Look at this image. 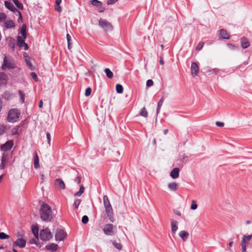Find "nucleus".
<instances>
[{"mask_svg": "<svg viewBox=\"0 0 252 252\" xmlns=\"http://www.w3.org/2000/svg\"><path fill=\"white\" fill-rule=\"evenodd\" d=\"M39 214L41 219L47 222L51 221L54 216L51 207L45 203L42 204L39 210Z\"/></svg>", "mask_w": 252, "mask_h": 252, "instance_id": "1", "label": "nucleus"}, {"mask_svg": "<svg viewBox=\"0 0 252 252\" xmlns=\"http://www.w3.org/2000/svg\"><path fill=\"white\" fill-rule=\"evenodd\" d=\"M103 205L105 209V212L107 216L111 222H114V214L113 209L110 203L109 199L107 195H104L103 197Z\"/></svg>", "mask_w": 252, "mask_h": 252, "instance_id": "2", "label": "nucleus"}, {"mask_svg": "<svg viewBox=\"0 0 252 252\" xmlns=\"http://www.w3.org/2000/svg\"><path fill=\"white\" fill-rule=\"evenodd\" d=\"M20 115V111L17 109H11L9 110L7 121L10 123L15 122L18 119Z\"/></svg>", "mask_w": 252, "mask_h": 252, "instance_id": "3", "label": "nucleus"}, {"mask_svg": "<svg viewBox=\"0 0 252 252\" xmlns=\"http://www.w3.org/2000/svg\"><path fill=\"white\" fill-rule=\"evenodd\" d=\"M40 238L43 241H48L52 238V234L50 230L46 228L41 230L40 233Z\"/></svg>", "mask_w": 252, "mask_h": 252, "instance_id": "4", "label": "nucleus"}, {"mask_svg": "<svg viewBox=\"0 0 252 252\" xmlns=\"http://www.w3.org/2000/svg\"><path fill=\"white\" fill-rule=\"evenodd\" d=\"M66 233L63 229H58L55 233V237L57 241H63L66 237Z\"/></svg>", "mask_w": 252, "mask_h": 252, "instance_id": "5", "label": "nucleus"}, {"mask_svg": "<svg viewBox=\"0 0 252 252\" xmlns=\"http://www.w3.org/2000/svg\"><path fill=\"white\" fill-rule=\"evenodd\" d=\"M99 25L105 31H111L112 30L111 23L105 19H100L99 21Z\"/></svg>", "mask_w": 252, "mask_h": 252, "instance_id": "6", "label": "nucleus"}, {"mask_svg": "<svg viewBox=\"0 0 252 252\" xmlns=\"http://www.w3.org/2000/svg\"><path fill=\"white\" fill-rule=\"evenodd\" d=\"M114 225L112 224H106L104 226L103 231L106 235L112 236L114 234Z\"/></svg>", "mask_w": 252, "mask_h": 252, "instance_id": "7", "label": "nucleus"}, {"mask_svg": "<svg viewBox=\"0 0 252 252\" xmlns=\"http://www.w3.org/2000/svg\"><path fill=\"white\" fill-rule=\"evenodd\" d=\"M26 240L24 238H18L13 244V247L17 246L20 248H23L26 246Z\"/></svg>", "mask_w": 252, "mask_h": 252, "instance_id": "8", "label": "nucleus"}, {"mask_svg": "<svg viewBox=\"0 0 252 252\" xmlns=\"http://www.w3.org/2000/svg\"><path fill=\"white\" fill-rule=\"evenodd\" d=\"M14 63L8 61L7 58L5 57L2 65V69L6 70V69L14 68Z\"/></svg>", "mask_w": 252, "mask_h": 252, "instance_id": "9", "label": "nucleus"}, {"mask_svg": "<svg viewBox=\"0 0 252 252\" xmlns=\"http://www.w3.org/2000/svg\"><path fill=\"white\" fill-rule=\"evenodd\" d=\"M13 145V142L12 140H9L5 144L1 146V149L4 151H7L10 150Z\"/></svg>", "mask_w": 252, "mask_h": 252, "instance_id": "10", "label": "nucleus"}, {"mask_svg": "<svg viewBox=\"0 0 252 252\" xmlns=\"http://www.w3.org/2000/svg\"><path fill=\"white\" fill-rule=\"evenodd\" d=\"M4 5L5 7L11 10L12 12H15L17 11L19 13L20 16L22 17L21 13L17 10L16 8L15 7V6L13 5V4L7 1H5Z\"/></svg>", "mask_w": 252, "mask_h": 252, "instance_id": "11", "label": "nucleus"}, {"mask_svg": "<svg viewBox=\"0 0 252 252\" xmlns=\"http://www.w3.org/2000/svg\"><path fill=\"white\" fill-rule=\"evenodd\" d=\"M191 74L193 76H196L198 74L199 67L196 63L193 62L191 65Z\"/></svg>", "mask_w": 252, "mask_h": 252, "instance_id": "12", "label": "nucleus"}, {"mask_svg": "<svg viewBox=\"0 0 252 252\" xmlns=\"http://www.w3.org/2000/svg\"><path fill=\"white\" fill-rule=\"evenodd\" d=\"M55 185L60 189H65V184L63 181L61 179H57L55 181Z\"/></svg>", "mask_w": 252, "mask_h": 252, "instance_id": "13", "label": "nucleus"}, {"mask_svg": "<svg viewBox=\"0 0 252 252\" xmlns=\"http://www.w3.org/2000/svg\"><path fill=\"white\" fill-rule=\"evenodd\" d=\"M91 3L96 7L99 8V12H102L104 10V8L101 6L102 3L98 0H92Z\"/></svg>", "mask_w": 252, "mask_h": 252, "instance_id": "14", "label": "nucleus"}, {"mask_svg": "<svg viewBox=\"0 0 252 252\" xmlns=\"http://www.w3.org/2000/svg\"><path fill=\"white\" fill-rule=\"evenodd\" d=\"M45 248L47 250L52 252L57 251L58 248V245L55 243H51L46 246Z\"/></svg>", "mask_w": 252, "mask_h": 252, "instance_id": "15", "label": "nucleus"}, {"mask_svg": "<svg viewBox=\"0 0 252 252\" xmlns=\"http://www.w3.org/2000/svg\"><path fill=\"white\" fill-rule=\"evenodd\" d=\"M179 175V169L178 168H175L172 170L170 172V176L173 179H176Z\"/></svg>", "mask_w": 252, "mask_h": 252, "instance_id": "16", "label": "nucleus"}, {"mask_svg": "<svg viewBox=\"0 0 252 252\" xmlns=\"http://www.w3.org/2000/svg\"><path fill=\"white\" fill-rule=\"evenodd\" d=\"M4 25L6 29H10L15 27V23L12 20H7L4 22Z\"/></svg>", "mask_w": 252, "mask_h": 252, "instance_id": "17", "label": "nucleus"}, {"mask_svg": "<svg viewBox=\"0 0 252 252\" xmlns=\"http://www.w3.org/2000/svg\"><path fill=\"white\" fill-rule=\"evenodd\" d=\"M34 166L35 169L39 168V158L36 152L34 153Z\"/></svg>", "mask_w": 252, "mask_h": 252, "instance_id": "18", "label": "nucleus"}, {"mask_svg": "<svg viewBox=\"0 0 252 252\" xmlns=\"http://www.w3.org/2000/svg\"><path fill=\"white\" fill-rule=\"evenodd\" d=\"M252 238V235H244L241 243L248 245L249 242L251 240Z\"/></svg>", "mask_w": 252, "mask_h": 252, "instance_id": "19", "label": "nucleus"}, {"mask_svg": "<svg viewBox=\"0 0 252 252\" xmlns=\"http://www.w3.org/2000/svg\"><path fill=\"white\" fill-rule=\"evenodd\" d=\"M178 222L173 220H171V230L173 233H175L178 229Z\"/></svg>", "mask_w": 252, "mask_h": 252, "instance_id": "20", "label": "nucleus"}, {"mask_svg": "<svg viewBox=\"0 0 252 252\" xmlns=\"http://www.w3.org/2000/svg\"><path fill=\"white\" fill-rule=\"evenodd\" d=\"M179 235L184 241H186L189 236V233L185 231H180Z\"/></svg>", "mask_w": 252, "mask_h": 252, "instance_id": "21", "label": "nucleus"}, {"mask_svg": "<svg viewBox=\"0 0 252 252\" xmlns=\"http://www.w3.org/2000/svg\"><path fill=\"white\" fill-rule=\"evenodd\" d=\"M220 36L223 39H229V36L228 35L227 32L221 29L220 31Z\"/></svg>", "mask_w": 252, "mask_h": 252, "instance_id": "22", "label": "nucleus"}, {"mask_svg": "<svg viewBox=\"0 0 252 252\" xmlns=\"http://www.w3.org/2000/svg\"><path fill=\"white\" fill-rule=\"evenodd\" d=\"M241 42L242 47L244 49H246L250 46L249 42L245 38H242Z\"/></svg>", "mask_w": 252, "mask_h": 252, "instance_id": "23", "label": "nucleus"}, {"mask_svg": "<svg viewBox=\"0 0 252 252\" xmlns=\"http://www.w3.org/2000/svg\"><path fill=\"white\" fill-rule=\"evenodd\" d=\"M168 187L171 190L175 191L177 189L178 184L175 182L170 183L168 184Z\"/></svg>", "mask_w": 252, "mask_h": 252, "instance_id": "24", "label": "nucleus"}, {"mask_svg": "<svg viewBox=\"0 0 252 252\" xmlns=\"http://www.w3.org/2000/svg\"><path fill=\"white\" fill-rule=\"evenodd\" d=\"M17 41H18L17 44L20 47H23L24 44L25 43V41H24V39L22 38V37H21L20 36H18Z\"/></svg>", "mask_w": 252, "mask_h": 252, "instance_id": "25", "label": "nucleus"}, {"mask_svg": "<svg viewBox=\"0 0 252 252\" xmlns=\"http://www.w3.org/2000/svg\"><path fill=\"white\" fill-rule=\"evenodd\" d=\"M148 112L145 107H143L141 109L140 112V116L146 118L148 116Z\"/></svg>", "mask_w": 252, "mask_h": 252, "instance_id": "26", "label": "nucleus"}, {"mask_svg": "<svg viewBox=\"0 0 252 252\" xmlns=\"http://www.w3.org/2000/svg\"><path fill=\"white\" fill-rule=\"evenodd\" d=\"M104 71L108 78L111 79L113 77V73L109 68H105Z\"/></svg>", "mask_w": 252, "mask_h": 252, "instance_id": "27", "label": "nucleus"}, {"mask_svg": "<svg viewBox=\"0 0 252 252\" xmlns=\"http://www.w3.org/2000/svg\"><path fill=\"white\" fill-rule=\"evenodd\" d=\"M17 7L20 9H22L23 8V4L19 1L18 0H12Z\"/></svg>", "mask_w": 252, "mask_h": 252, "instance_id": "28", "label": "nucleus"}, {"mask_svg": "<svg viewBox=\"0 0 252 252\" xmlns=\"http://www.w3.org/2000/svg\"><path fill=\"white\" fill-rule=\"evenodd\" d=\"M116 91L118 94H122L123 92V86L120 84H117L116 86Z\"/></svg>", "mask_w": 252, "mask_h": 252, "instance_id": "29", "label": "nucleus"}, {"mask_svg": "<svg viewBox=\"0 0 252 252\" xmlns=\"http://www.w3.org/2000/svg\"><path fill=\"white\" fill-rule=\"evenodd\" d=\"M85 188L83 186H81L80 188L79 191L75 193V196H80L82 195V194L84 192Z\"/></svg>", "mask_w": 252, "mask_h": 252, "instance_id": "30", "label": "nucleus"}, {"mask_svg": "<svg viewBox=\"0 0 252 252\" xmlns=\"http://www.w3.org/2000/svg\"><path fill=\"white\" fill-rule=\"evenodd\" d=\"M32 232L36 238H38V228L36 227H33L32 228Z\"/></svg>", "mask_w": 252, "mask_h": 252, "instance_id": "31", "label": "nucleus"}, {"mask_svg": "<svg viewBox=\"0 0 252 252\" xmlns=\"http://www.w3.org/2000/svg\"><path fill=\"white\" fill-rule=\"evenodd\" d=\"M113 245L117 249L120 250L122 249V245L121 244L116 242V241H114L112 242Z\"/></svg>", "mask_w": 252, "mask_h": 252, "instance_id": "32", "label": "nucleus"}, {"mask_svg": "<svg viewBox=\"0 0 252 252\" xmlns=\"http://www.w3.org/2000/svg\"><path fill=\"white\" fill-rule=\"evenodd\" d=\"M197 208V204L195 200L191 201V204L190 206V209L191 210H194Z\"/></svg>", "mask_w": 252, "mask_h": 252, "instance_id": "33", "label": "nucleus"}, {"mask_svg": "<svg viewBox=\"0 0 252 252\" xmlns=\"http://www.w3.org/2000/svg\"><path fill=\"white\" fill-rule=\"evenodd\" d=\"M19 94H20V98L21 102L23 103L25 101V95L23 93L22 91L20 90L19 91Z\"/></svg>", "mask_w": 252, "mask_h": 252, "instance_id": "34", "label": "nucleus"}, {"mask_svg": "<svg viewBox=\"0 0 252 252\" xmlns=\"http://www.w3.org/2000/svg\"><path fill=\"white\" fill-rule=\"evenodd\" d=\"M9 238V236L6 234L4 232H0V239H8Z\"/></svg>", "mask_w": 252, "mask_h": 252, "instance_id": "35", "label": "nucleus"}, {"mask_svg": "<svg viewBox=\"0 0 252 252\" xmlns=\"http://www.w3.org/2000/svg\"><path fill=\"white\" fill-rule=\"evenodd\" d=\"M5 75L3 73H0V84L5 82Z\"/></svg>", "mask_w": 252, "mask_h": 252, "instance_id": "36", "label": "nucleus"}, {"mask_svg": "<svg viewBox=\"0 0 252 252\" xmlns=\"http://www.w3.org/2000/svg\"><path fill=\"white\" fill-rule=\"evenodd\" d=\"M81 203V200L78 199H76L74 200V205L75 206L76 209H77Z\"/></svg>", "mask_w": 252, "mask_h": 252, "instance_id": "37", "label": "nucleus"}, {"mask_svg": "<svg viewBox=\"0 0 252 252\" xmlns=\"http://www.w3.org/2000/svg\"><path fill=\"white\" fill-rule=\"evenodd\" d=\"M21 33L22 34L23 38L25 39L26 38V29L23 26L21 29Z\"/></svg>", "mask_w": 252, "mask_h": 252, "instance_id": "38", "label": "nucleus"}, {"mask_svg": "<svg viewBox=\"0 0 252 252\" xmlns=\"http://www.w3.org/2000/svg\"><path fill=\"white\" fill-rule=\"evenodd\" d=\"M89 221V218L87 216H84L82 218V222L84 224H86Z\"/></svg>", "mask_w": 252, "mask_h": 252, "instance_id": "39", "label": "nucleus"}, {"mask_svg": "<svg viewBox=\"0 0 252 252\" xmlns=\"http://www.w3.org/2000/svg\"><path fill=\"white\" fill-rule=\"evenodd\" d=\"M204 46V42H200L197 45V46H196V50H200L201 49H202V48H203Z\"/></svg>", "mask_w": 252, "mask_h": 252, "instance_id": "40", "label": "nucleus"}, {"mask_svg": "<svg viewBox=\"0 0 252 252\" xmlns=\"http://www.w3.org/2000/svg\"><path fill=\"white\" fill-rule=\"evenodd\" d=\"M92 93V89L91 88H88L86 89L85 94L86 96H89Z\"/></svg>", "mask_w": 252, "mask_h": 252, "instance_id": "41", "label": "nucleus"}, {"mask_svg": "<svg viewBox=\"0 0 252 252\" xmlns=\"http://www.w3.org/2000/svg\"><path fill=\"white\" fill-rule=\"evenodd\" d=\"M164 99L163 97H161L160 100H159L158 104V107L161 108L162 105L163 104V103L164 102Z\"/></svg>", "mask_w": 252, "mask_h": 252, "instance_id": "42", "label": "nucleus"}, {"mask_svg": "<svg viewBox=\"0 0 252 252\" xmlns=\"http://www.w3.org/2000/svg\"><path fill=\"white\" fill-rule=\"evenodd\" d=\"M154 82L153 80L149 79L146 82V86L147 87H151L153 85Z\"/></svg>", "mask_w": 252, "mask_h": 252, "instance_id": "43", "label": "nucleus"}, {"mask_svg": "<svg viewBox=\"0 0 252 252\" xmlns=\"http://www.w3.org/2000/svg\"><path fill=\"white\" fill-rule=\"evenodd\" d=\"M6 16L4 13L0 12V21L4 20L5 19H6Z\"/></svg>", "mask_w": 252, "mask_h": 252, "instance_id": "44", "label": "nucleus"}, {"mask_svg": "<svg viewBox=\"0 0 252 252\" xmlns=\"http://www.w3.org/2000/svg\"><path fill=\"white\" fill-rule=\"evenodd\" d=\"M31 76H32V77L35 81H37V75L34 72H32L31 73Z\"/></svg>", "mask_w": 252, "mask_h": 252, "instance_id": "45", "label": "nucleus"}, {"mask_svg": "<svg viewBox=\"0 0 252 252\" xmlns=\"http://www.w3.org/2000/svg\"><path fill=\"white\" fill-rule=\"evenodd\" d=\"M118 0H108L107 1V4L110 5L116 3Z\"/></svg>", "mask_w": 252, "mask_h": 252, "instance_id": "46", "label": "nucleus"}, {"mask_svg": "<svg viewBox=\"0 0 252 252\" xmlns=\"http://www.w3.org/2000/svg\"><path fill=\"white\" fill-rule=\"evenodd\" d=\"M46 137H47V141H48V143L50 144V142H51V135H50V134L48 132H47L46 133Z\"/></svg>", "mask_w": 252, "mask_h": 252, "instance_id": "47", "label": "nucleus"}, {"mask_svg": "<svg viewBox=\"0 0 252 252\" xmlns=\"http://www.w3.org/2000/svg\"><path fill=\"white\" fill-rule=\"evenodd\" d=\"M241 245L242 246V252H246V247H247V245L244 244H242V243L241 244Z\"/></svg>", "mask_w": 252, "mask_h": 252, "instance_id": "48", "label": "nucleus"}, {"mask_svg": "<svg viewBox=\"0 0 252 252\" xmlns=\"http://www.w3.org/2000/svg\"><path fill=\"white\" fill-rule=\"evenodd\" d=\"M216 125L219 127H222L224 126V123L221 122H217L216 123Z\"/></svg>", "mask_w": 252, "mask_h": 252, "instance_id": "49", "label": "nucleus"}, {"mask_svg": "<svg viewBox=\"0 0 252 252\" xmlns=\"http://www.w3.org/2000/svg\"><path fill=\"white\" fill-rule=\"evenodd\" d=\"M5 131V127L2 126H0V134H2Z\"/></svg>", "mask_w": 252, "mask_h": 252, "instance_id": "50", "label": "nucleus"}, {"mask_svg": "<svg viewBox=\"0 0 252 252\" xmlns=\"http://www.w3.org/2000/svg\"><path fill=\"white\" fill-rule=\"evenodd\" d=\"M17 236L18 238H24L25 236L24 234L22 232H18Z\"/></svg>", "mask_w": 252, "mask_h": 252, "instance_id": "51", "label": "nucleus"}, {"mask_svg": "<svg viewBox=\"0 0 252 252\" xmlns=\"http://www.w3.org/2000/svg\"><path fill=\"white\" fill-rule=\"evenodd\" d=\"M75 182H76L78 184H80L81 182V178L79 176H77L75 179Z\"/></svg>", "mask_w": 252, "mask_h": 252, "instance_id": "52", "label": "nucleus"}, {"mask_svg": "<svg viewBox=\"0 0 252 252\" xmlns=\"http://www.w3.org/2000/svg\"><path fill=\"white\" fill-rule=\"evenodd\" d=\"M27 64L31 69H32V65L31 62L27 60Z\"/></svg>", "mask_w": 252, "mask_h": 252, "instance_id": "53", "label": "nucleus"}, {"mask_svg": "<svg viewBox=\"0 0 252 252\" xmlns=\"http://www.w3.org/2000/svg\"><path fill=\"white\" fill-rule=\"evenodd\" d=\"M66 38H67V42H69L71 40V36H70V35L69 34H67L66 35Z\"/></svg>", "mask_w": 252, "mask_h": 252, "instance_id": "54", "label": "nucleus"}, {"mask_svg": "<svg viewBox=\"0 0 252 252\" xmlns=\"http://www.w3.org/2000/svg\"><path fill=\"white\" fill-rule=\"evenodd\" d=\"M62 2V0H56V4L57 6H59Z\"/></svg>", "mask_w": 252, "mask_h": 252, "instance_id": "55", "label": "nucleus"}, {"mask_svg": "<svg viewBox=\"0 0 252 252\" xmlns=\"http://www.w3.org/2000/svg\"><path fill=\"white\" fill-rule=\"evenodd\" d=\"M159 63L161 65H163L164 64V62L163 59L161 57H160Z\"/></svg>", "mask_w": 252, "mask_h": 252, "instance_id": "56", "label": "nucleus"}, {"mask_svg": "<svg viewBox=\"0 0 252 252\" xmlns=\"http://www.w3.org/2000/svg\"><path fill=\"white\" fill-rule=\"evenodd\" d=\"M23 46H24V49L25 50H28V45L27 43H25L23 45Z\"/></svg>", "mask_w": 252, "mask_h": 252, "instance_id": "57", "label": "nucleus"}, {"mask_svg": "<svg viewBox=\"0 0 252 252\" xmlns=\"http://www.w3.org/2000/svg\"><path fill=\"white\" fill-rule=\"evenodd\" d=\"M56 9L58 12H61L62 11V8L60 6H58V7H57Z\"/></svg>", "mask_w": 252, "mask_h": 252, "instance_id": "58", "label": "nucleus"}, {"mask_svg": "<svg viewBox=\"0 0 252 252\" xmlns=\"http://www.w3.org/2000/svg\"><path fill=\"white\" fill-rule=\"evenodd\" d=\"M232 245H233V242H229L227 245V248H230L231 247H232Z\"/></svg>", "mask_w": 252, "mask_h": 252, "instance_id": "59", "label": "nucleus"}, {"mask_svg": "<svg viewBox=\"0 0 252 252\" xmlns=\"http://www.w3.org/2000/svg\"><path fill=\"white\" fill-rule=\"evenodd\" d=\"M43 106V101L42 100H41L39 102V108H41Z\"/></svg>", "mask_w": 252, "mask_h": 252, "instance_id": "60", "label": "nucleus"}, {"mask_svg": "<svg viewBox=\"0 0 252 252\" xmlns=\"http://www.w3.org/2000/svg\"><path fill=\"white\" fill-rule=\"evenodd\" d=\"M30 243L31 244H36V241H35V239H32V240H31Z\"/></svg>", "mask_w": 252, "mask_h": 252, "instance_id": "61", "label": "nucleus"}, {"mask_svg": "<svg viewBox=\"0 0 252 252\" xmlns=\"http://www.w3.org/2000/svg\"><path fill=\"white\" fill-rule=\"evenodd\" d=\"M175 213L179 216H181V213L178 211L175 212Z\"/></svg>", "mask_w": 252, "mask_h": 252, "instance_id": "62", "label": "nucleus"}, {"mask_svg": "<svg viewBox=\"0 0 252 252\" xmlns=\"http://www.w3.org/2000/svg\"><path fill=\"white\" fill-rule=\"evenodd\" d=\"M213 71L215 73L217 74V73H218L219 70L217 68H215V69H213Z\"/></svg>", "mask_w": 252, "mask_h": 252, "instance_id": "63", "label": "nucleus"}, {"mask_svg": "<svg viewBox=\"0 0 252 252\" xmlns=\"http://www.w3.org/2000/svg\"><path fill=\"white\" fill-rule=\"evenodd\" d=\"M160 107H157V114H158V113L159 112V110H160Z\"/></svg>", "mask_w": 252, "mask_h": 252, "instance_id": "64", "label": "nucleus"}]
</instances>
